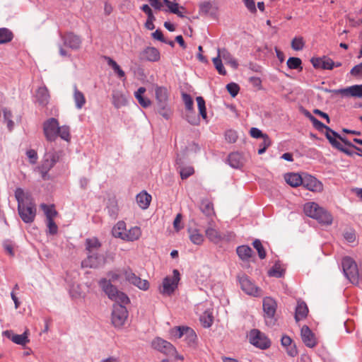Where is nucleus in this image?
<instances>
[{
    "label": "nucleus",
    "instance_id": "obj_1",
    "mask_svg": "<svg viewBox=\"0 0 362 362\" xmlns=\"http://www.w3.org/2000/svg\"><path fill=\"white\" fill-rule=\"evenodd\" d=\"M114 301L112 305L111 322L115 328H121L125 323L128 311L126 305L130 303L128 296H108Z\"/></svg>",
    "mask_w": 362,
    "mask_h": 362
},
{
    "label": "nucleus",
    "instance_id": "obj_2",
    "mask_svg": "<svg viewBox=\"0 0 362 362\" xmlns=\"http://www.w3.org/2000/svg\"><path fill=\"white\" fill-rule=\"evenodd\" d=\"M43 132L49 141H54L57 136L66 141L71 140L70 127L67 125L60 127L58 120L53 117L44 122Z\"/></svg>",
    "mask_w": 362,
    "mask_h": 362
},
{
    "label": "nucleus",
    "instance_id": "obj_3",
    "mask_svg": "<svg viewBox=\"0 0 362 362\" xmlns=\"http://www.w3.org/2000/svg\"><path fill=\"white\" fill-rule=\"evenodd\" d=\"M303 211L306 216L317 220L321 224L331 225L332 223V214L315 202L305 203L303 206Z\"/></svg>",
    "mask_w": 362,
    "mask_h": 362
},
{
    "label": "nucleus",
    "instance_id": "obj_4",
    "mask_svg": "<svg viewBox=\"0 0 362 362\" xmlns=\"http://www.w3.org/2000/svg\"><path fill=\"white\" fill-rule=\"evenodd\" d=\"M170 334L177 338L184 337L187 346L195 348L197 345V336L194 330L187 326H177L170 329Z\"/></svg>",
    "mask_w": 362,
    "mask_h": 362
},
{
    "label": "nucleus",
    "instance_id": "obj_5",
    "mask_svg": "<svg viewBox=\"0 0 362 362\" xmlns=\"http://www.w3.org/2000/svg\"><path fill=\"white\" fill-rule=\"evenodd\" d=\"M341 265L344 274L350 282L358 284L361 272H359L355 261L349 257H345L342 259Z\"/></svg>",
    "mask_w": 362,
    "mask_h": 362
},
{
    "label": "nucleus",
    "instance_id": "obj_6",
    "mask_svg": "<svg viewBox=\"0 0 362 362\" xmlns=\"http://www.w3.org/2000/svg\"><path fill=\"white\" fill-rule=\"evenodd\" d=\"M248 337L250 344L259 349H267L271 345L270 340L259 329H253L250 330Z\"/></svg>",
    "mask_w": 362,
    "mask_h": 362
},
{
    "label": "nucleus",
    "instance_id": "obj_7",
    "mask_svg": "<svg viewBox=\"0 0 362 362\" xmlns=\"http://www.w3.org/2000/svg\"><path fill=\"white\" fill-rule=\"evenodd\" d=\"M109 279H102L99 281V286L105 294H124L123 292L117 291V288L112 284V282L117 281L119 278V274L114 272H110L107 274Z\"/></svg>",
    "mask_w": 362,
    "mask_h": 362
},
{
    "label": "nucleus",
    "instance_id": "obj_8",
    "mask_svg": "<svg viewBox=\"0 0 362 362\" xmlns=\"http://www.w3.org/2000/svg\"><path fill=\"white\" fill-rule=\"evenodd\" d=\"M59 160V154L58 152L47 153L45 154L42 163L39 168L42 177L44 180L46 179L48 172L54 166Z\"/></svg>",
    "mask_w": 362,
    "mask_h": 362
},
{
    "label": "nucleus",
    "instance_id": "obj_9",
    "mask_svg": "<svg viewBox=\"0 0 362 362\" xmlns=\"http://www.w3.org/2000/svg\"><path fill=\"white\" fill-rule=\"evenodd\" d=\"M180 280V274L178 270L174 269L172 276H166L163 281V292L165 294L173 293L177 287Z\"/></svg>",
    "mask_w": 362,
    "mask_h": 362
},
{
    "label": "nucleus",
    "instance_id": "obj_10",
    "mask_svg": "<svg viewBox=\"0 0 362 362\" xmlns=\"http://www.w3.org/2000/svg\"><path fill=\"white\" fill-rule=\"evenodd\" d=\"M64 45L73 50H77L81 48L82 40L80 36L74 34L73 32H67L60 35Z\"/></svg>",
    "mask_w": 362,
    "mask_h": 362
},
{
    "label": "nucleus",
    "instance_id": "obj_11",
    "mask_svg": "<svg viewBox=\"0 0 362 362\" xmlns=\"http://www.w3.org/2000/svg\"><path fill=\"white\" fill-rule=\"evenodd\" d=\"M205 235L210 242L214 244H218L223 240H228L231 233H222L216 228L210 226L205 230Z\"/></svg>",
    "mask_w": 362,
    "mask_h": 362
},
{
    "label": "nucleus",
    "instance_id": "obj_12",
    "mask_svg": "<svg viewBox=\"0 0 362 362\" xmlns=\"http://www.w3.org/2000/svg\"><path fill=\"white\" fill-rule=\"evenodd\" d=\"M18 214L25 223H32L35 217L36 209L33 202L18 207Z\"/></svg>",
    "mask_w": 362,
    "mask_h": 362
},
{
    "label": "nucleus",
    "instance_id": "obj_13",
    "mask_svg": "<svg viewBox=\"0 0 362 362\" xmlns=\"http://www.w3.org/2000/svg\"><path fill=\"white\" fill-rule=\"evenodd\" d=\"M152 346L166 355L174 356L176 354V349L173 345L160 337L156 338L152 341Z\"/></svg>",
    "mask_w": 362,
    "mask_h": 362
},
{
    "label": "nucleus",
    "instance_id": "obj_14",
    "mask_svg": "<svg viewBox=\"0 0 362 362\" xmlns=\"http://www.w3.org/2000/svg\"><path fill=\"white\" fill-rule=\"evenodd\" d=\"M105 262L103 256L99 253H87V257L81 262V267L98 268Z\"/></svg>",
    "mask_w": 362,
    "mask_h": 362
},
{
    "label": "nucleus",
    "instance_id": "obj_15",
    "mask_svg": "<svg viewBox=\"0 0 362 362\" xmlns=\"http://www.w3.org/2000/svg\"><path fill=\"white\" fill-rule=\"evenodd\" d=\"M124 274L127 281L141 290L146 291L148 288V281L147 280L141 279L140 277L137 276L131 269H126Z\"/></svg>",
    "mask_w": 362,
    "mask_h": 362
},
{
    "label": "nucleus",
    "instance_id": "obj_16",
    "mask_svg": "<svg viewBox=\"0 0 362 362\" xmlns=\"http://www.w3.org/2000/svg\"><path fill=\"white\" fill-rule=\"evenodd\" d=\"M301 185H303L305 189L314 192H320L323 189L322 183L310 175H305L303 177V182Z\"/></svg>",
    "mask_w": 362,
    "mask_h": 362
},
{
    "label": "nucleus",
    "instance_id": "obj_17",
    "mask_svg": "<svg viewBox=\"0 0 362 362\" xmlns=\"http://www.w3.org/2000/svg\"><path fill=\"white\" fill-rule=\"evenodd\" d=\"M303 342L309 348H313L317 345V340L314 333L308 325H303L300 330Z\"/></svg>",
    "mask_w": 362,
    "mask_h": 362
},
{
    "label": "nucleus",
    "instance_id": "obj_18",
    "mask_svg": "<svg viewBox=\"0 0 362 362\" xmlns=\"http://www.w3.org/2000/svg\"><path fill=\"white\" fill-rule=\"evenodd\" d=\"M335 93L346 97L362 98V84L354 85L345 88L334 90Z\"/></svg>",
    "mask_w": 362,
    "mask_h": 362
},
{
    "label": "nucleus",
    "instance_id": "obj_19",
    "mask_svg": "<svg viewBox=\"0 0 362 362\" xmlns=\"http://www.w3.org/2000/svg\"><path fill=\"white\" fill-rule=\"evenodd\" d=\"M160 54L158 49L153 47H147L140 53V59L141 61L158 62L160 59Z\"/></svg>",
    "mask_w": 362,
    "mask_h": 362
},
{
    "label": "nucleus",
    "instance_id": "obj_20",
    "mask_svg": "<svg viewBox=\"0 0 362 362\" xmlns=\"http://www.w3.org/2000/svg\"><path fill=\"white\" fill-rule=\"evenodd\" d=\"M276 302L271 296H266L264 298L263 310L266 317L272 320L276 313Z\"/></svg>",
    "mask_w": 362,
    "mask_h": 362
},
{
    "label": "nucleus",
    "instance_id": "obj_21",
    "mask_svg": "<svg viewBox=\"0 0 362 362\" xmlns=\"http://www.w3.org/2000/svg\"><path fill=\"white\" fill-rule=\"evenodd\" d=\"M311 63L315 69L332 70L334 67V62L327 57L312 58Z\"/></svg>",
    "mask_w": 362,
    "mask_h": 362
},
{
    "label": "nucleus",
    "instance_id": "obj_22",
    "mask_svg": "<svg viewBox=\"0 0 362 362\" xmlns=\"http://www.w3.org/2000/svg\"><path fill=\"white\" fill-rule=\"evenodd\" d=\"M239 283L242 291L245 294H255L257 292V288L247 275L243 274L239 276Z\"/></svg>",
    "mask_w": 362,
    "mask_h": 362
},
{
    "label": "nucleus",
    "instance_id": "obj_23",
    "mask_svg": "<svg viewBox=\"0 0 362 362\" xmlns=\"http://www.w3.org/2000/svg\"><path fill=\"white\" fill-rule=\"evenodd\" d=\"M3 335L18 345L24 346L29 342L27 331L22 334H16L11 330H6L3 332Z\"/></svg>",
    "mask_w": 362,
    "mask_h": 362
},
{
    "label": "nucleus",
    "instance_id": "obj_24",
    "mask_svg": "<svg viewBox=\"0 0 362 362\" xmlns=\"http://www.w3.org/2000/svg\"><path fill=\"white\" fill-rule=\"evenodd\" d=\"M218 55L221 59H223L226 64H229L233 69H237L238 68V63L233 55L226 49H218Z\"/></svg>",
    "mask_w": 362,
    "mask_h": 362
},
{
    "label": "nucleus",
    "instance_id": "obj_25",
    "mask_svg": "<svg viewBox=\"0 0 362 362\" xmlns=\"http://www.w3.org/2000/svg\"><path fill=\"white\" fill-rule=\"evenodd\" d=\"M163 3L168 7V10H165L166 12L169 11L172 13L176 14L180 18L185 17V8L176 2H172L170 0H162Z\"/></svg>",
    "mask_w": 362,
    "mask_h": 362
},
{
    "label": "nucleus",
    "instance_id": "obj_26",
    "mask_svg": "<svg viewBox=\"0 0 362 362\" xmlns=\"http://www.w3.org/2000/svg\"><path fill=\"white\" fill-rule=\"evenodd\" d=\"M101 246V243L95 237L86 239L85 248L87 253H98Z\"/></svg>",
    "mask_w": 362,
    "mask_h": 362
},
{
    "label": "nucleus",
    "instance_id": "obj_27",
    "mask_svg": "<svg viewBox=\"0 0 362 362\" xmlns=\"http://www.w3.org/2000/svg\"><path fill=\"white\" fill-rule=\"evenodd\" d=\"M156 105H164L168 104V91L165 87L158 86L155 90Z\"/></svg>",
    "mask_w": 362,
    "mask_h": 362
},
{
    "label": "nucleus",
    "instance_id": "obj_28",
    "mask_svg": "<svg viewBox=\"0 0 362 362\" xmlns=\"http://www.w3.org/2000/svg\"><path fill=\"white\" fill-rule=\"evenodd\" d=\"M228 164L233 168H240L244 164V158L238 152H233L228 155Z\"/></svg>",
    "mask_w": 362,
    "mask_h": 362
},
{
    "label": "nucleus",
    "instance_id": "obj_29",
    "mask_svg": "<svg viewBox=\"0 0 362 362\" xmlns=\"http://www.w3.org/2000/svg\"><path fill=\"white\" fill-rule=\"evenodd\" d=\"M141 235V228L138 226H134L129 228L128 230H126V233H124L122 240L134 242L139 240Z\"/></svg>",
    "mask_w": 362,
    "mask_h": 362
},
{
    "label": "nucleus",
    "instance_id": "obj_30",
    "mask_svg": "<svg viewBox=\"0 0 362 362\" xmlns=\"http://www.w3.org/2000/svg\"><path fill=\"white\" fill-rule=\"evenodd\" d=\"M49 93L47 87L38 88L36 91V98L40 105L46 106L49 103Z\"/></svg>",
    "mask_w": 362,
    "mask_h": 362
},
{
    "label": "nucleus",
    "instance_id": "obj_31",
    "mask_svg": "<svg viewBox=\"0 0 362 362\" xmlns=\"http://www.w3.org/2000/svg\"><path fill=\"white\" fill-rule=\"evenodd\" d=\"M308 313V308L304 301L300 300H298V303L296 308L295 312V320L298 322L305 318Z\"/></svg>",
    "mask_w": 362,
    "mask_h": 362
},
{
    "label": "nucleus",
    "instance_id": "obj_32",
    "mask_svg": "<svg viewBox=\"0 0 362 362\" xmlns=\"http://www.w3.org/2000/svg\"><path fill=\"white\" fill-rule=\"evenodd\" d=\"M292 339L287 335L282 336L281 339V344L283 346L286 348L287 353L289 356L293 357L298 354V351L295 344H292Z\"/></svg>",
    "mask_w": 362,
    "mask_h": 362
},
{
    "label": "nucleus",
    "instance_id": "obj_33",
    "mask_svg": "<svg viewBox=\"0 0 362 362\" xmlns=\"http://www.w3.org/2000/svg\"><path fill=\"white\" fill-rule=\"evenodd\" d=\"M190 241L197 245H201L204 241V236L197 228L188 229Z\"/></svg>",
    "mask_w": 362,
    "mask_h": 362
},
{
    "label": "nucleus",
    "instance_id": "obj_34",
    "mask_svg": "<svg viewBox=\"0 0 362 362\" xmlns=\"http://www.w3.org/2000/svg\"><path fill=\"white\" fill-rule=\"evenodd\" d=\"M136 200L142 209H146L151 202V196L146 191H143L136 195Z\"/></svg>",
    "mask_w": 362,
    "mask_h": 362
},
{
    "label": "nucleus",
    "instance_id": "obj_35",
    "mask_svg": "<svg viewBox=\"0 0 362 362\" xmlns=\"http://www.w3.org/2000/svg\"><path fill=\"white\" fill-rule=\"evenodd\" d=\"M303 177L298 173H291L285 175L284 178L286 182L291 187H296L301 185L303 182Z\"/></svg>",
    "mask_w": 362,
    "mask_h": 362
},
{
    "label": "nucleus",
    "instance_id": "obj_36",
    "mask_svg": "<svg viewBox=\"0 0 362 362\" xmlns=\"http://www.w3.org/2000/svg\"><path fill=\"white\" fill-rule=\"evenodd\" d=\"M145 92L146 88L144 87H140L137 91L135 92L134 96L140 105L144 108H146L151 105V101L148 98L144 97L143 95Z\"/></svg>",
    "mask_w": 362,
    "mask_h": 362
},
{
    "label": "nucleus",
    "instance_id": "obj_37",
    "mask_svg": "<svg viewBox=\"0 0 362 362\" xmlns=\"http://www.w3.org/2000/svg\"><path fill=\"white\" fill-rule=\"evenodd\" d=\"M145 92L146 88L144 87H140L137 91L135 92L134 96L140 105L144 108H146L151 105V101L148 98L144 97L143 95Z\"/></svg>",
    "mask_w": 362,
    "mask_h": 362
},
{
    "label": "nucleus",
    "instance_id": "obj_38",
    "mask_svg": "<svg viewBox=\"0 0 362 362\" xmlns=\"http://www.w3.org/2000/svg\"><path fill=\"white\" fill-rule=\"evenodd\" d=\"M145 92L146 88L144 87H140L137 91L135 92L134 96L140 105L144 108H146L151 105V101L148 98L144 97L143 95Z\"/></svg>",
    "mask_w": 362,
    "mask_h": 362
},
{
    "label": "nucleus",
    "instance_id": "obj_39",
    "mask_svg": "<svg viewBox=\"0 0 362 362\" xmlns=\"http://www.w3.org/2000/svg\"><path fill=\"white\" fill-rule=\"evenodd\" d=\"M311 122L313 123V127L318 131H322L323 129L326 130L325 136L327 139V136H329L330 138H332L331 134L334 136L337 135V132L335 131L332 130L328 126L324 124L322 122L318 120L317 118H315V117L313 118V120L311 121Z\"/></svg>",
    "mask_w": 362,
    "mask_h": 362
},
{
    "label": "nucleus",
    "instance_id": "obj_40",
    "mask_svg": "<svg viewBox=\"0 0 362 362\" xmlns=\"http://www.w3.org/2000/svg\"><path fill=\"white\" fill-rule=\"evenodd\" d=\"M238 257L242 260H248L252 255V250L247 245H241L236 249Z\"/></svg>",
    "mask_w": 362,
    "mask_h": 362
},
{
    "label": "nucleus",
    "instance_id": "obj_41",
    "mask_svg": "<svg viewBox=\"0 0 362 362\" xmlns=\"http://www.w3.org/2000/svg\"><path fill=\"white\" fill-rule=\"evenodd\" d=\"M15 197L18 202V207L25 205L29 202H32L28 196L24 192L21 188H17L15 191Z\"/></svg>",
    "mask_w": 362,
    "mask_h": 362
},
{
    "label": "nucleus",
    "instance_id": "obj_42",
    "mask_svg": "<svg viewBox=\"0 0 362 362\" xmlns=\"http://www.w3.org/2000/svg\"><path fill=\"white\" fill-rule=\"evenodd\" d=\"M15 197L18 202V207L25 205L29 202H32L28 196L24 192L21 188H17L15 191Z\"/></svg>",
    "mask_w": 362,
    "mask_h": 362
},
{
    "label": "nucleus",
    "instance_id": "obj_43",
    "mask_svg": "<svg viewBox=\"0 0 362 362\" xmlns=\"http://www.w3.org/2000/svg\"><path fill=\"white\" fill-rule=\"evenodd\" d=\"M285 269L284 266L279 262H276L274 266L269 270L268 274L269 276L281 278L284 276Z\"/></svg>",
    "mask_w": 362,
    "mask_h": 362
},
{
    "label": "nucleus",
    "instance_id": "obj_44",
    "mask_svg": "<svg viewBox=\"0 0 362 362\" xmlns=\"http://www.w3.org/2000/svg\"><path fill=\"white\" fill-rule=\"evenodd\" d=\"M74 100L76 107L78 109H81L86 103V98L83 93L78 90L76 86H74Z\"/></svg>",
    "mask_w": 362,
    "mask_h": 362
},
{
    "label": "nucleus",
    "instance_id": "obj_45",
    "mask_svg": "<svg viewBox=\"0 0 362 362\" xmlns=\"http://www.w3.org/2000/svg\"><path fill=\"white\" fill-rule=\"evenodd\" d=\"M13 38L11 30L6 28H0V45L10 42Z\"/></svg>",
    "mask_w": 362,
    "mask_h": 362
},
{
    "label": "nucleus",
    "instance_id": "obj_46",
    "mask_svg": "<svg viewBox=\"0 0 362 362\" xmlns=\"http://www.w3.org/2000/svg\"><path fill=\"white\" fill-rule=\"evenodd\" d=\"M107 64L112 67L114 71L117 74L118 77L122 78L125 76L124 71L120 68L117 63L110 57H105Z\"/></svg>",
    "mask_w": 362,
    "mask_h": 362
},
{
    "label": "nucleus",
    "instance_id": "obj_47",
    "mask_svg": "<svg viewBox=\"0 0 362 362\" xmlns=\"http://www.w3.org/2000/svg\"><path fill=\"white\" fill-rule=\"evenodd\" d=\"M126 224L124 221H119L112 229V234L115 238H122L126 233Z\"/></svg>",
    "mask_w": 362,
    "mask_h": 362
},
{
    "label": "nucleus",
    "instance_id": "obj_48",
    "mask_svg": "<svg viewBox=\"0 0 362 362\" xmlns=\"http://www.w3.org/2000/svg\"><path fill=\"white\" fill-rule=\"evenodd\" d=\"M42 209H43L45 214L46 216V220H51L54 219L58 214V212L54 208V205H47V204H42L41 205Z\"/></svg>",
    "mask_w": 362,
    "mask_h": 362
},
{
    "label": "nucleus",
    "instance_id": "obj_49",
    "mask_svg": "<svg viewBox=\"0 0 362 362\" xmlns=\"http://www.w3.org/2000/svg\"><path fill=\"white\" fill-rule=\"evenodd\" d=\"M327 140L332 145V146L337 150L346 153V155L351 156L353 153L350 151L349 149L344 147L342 144L338 140L334 139V138H330L327 136Z\"/></svg>",
    "mask_w": 362,
    "mask_h": 362
},
{
    "label": "nucleus",
    "instance_id": "obj_50",
    "mask_svg": "<svg viewBox=\"0 0 362 362\" xmlns=\"http://www.w3.org/2000/svg\"><path fill=\"white\" fill-rule=\"evenodd\" d=\"M107 211L109 215L113 218H116L118 214V206L117 203L115 199L109 200L108 204L107 206Z\"/></svg>",
    "mask_w": 362,
    "mask_h": 362
},
{
    "label": "nucleus",
    "instance_id": "obj_51",
    "mask_svg": "<svg viewBox=\"0 0 362 362\" xmlns=\"http://www.w3.org/2000/svg\"><path fill=\"white\" fill-rule=\"evenodd\" d=\"M198 110L199 112V115L202 116V117L204 119H206L207 118V114H206V104L205 100L202 96H198L196 98Z\"/></svg>",
    "mask_w": 362,
    "mask_h": 362
},
{
    "label": "nucleus",
    "instance_id": "obj_52",
    "mask_svg": "<svg viewBox=\"0 0 362 362\" xmlns=\"http://www.w3.org/2000/svg\"><path fill=\"white\" fill-rule=\"evenodd\" d=\"M302 61L298 57H290L287 60V66L291 69H300L302 70L303 67L301 66Z\"/></svg>",
    "mask_w": 362,
    "mask_h": 362
},
{
    "label": "nucleus",
    "instance_id": "obj_53",
    "mask_svg": "<svg viewBox=\"0 0 362 362\" xmlns=\"http://www.w3.org/2000/svg\"><path fill=\"white\" fill-rule=\"evenodd\" d=\"M157 110L158 113L165 119H169L173 114V112L168 107V104L164 105H157Z\"/></svg>",
    "mask_w": 362,
    "mask_h": 362
},
{
    "label": "nucleus",
    "instance_id": "obj_54",
    "mask_svg": "<svg viewBox=\"0 0 362 362\" xmlns=\"http://www.w3.org/2000/svg\"><path fill=\"white\" fill-rule=\"evenodd\" d=\"M182 98L185 103L186 110H188L189 112H190V113H194V109H193L194 102H193V100H192V97L190 96V95H189L188 93H182Z\"/></svg>",
    "mask_w": 362,
    "mask_h": 362
},
{
    "label": "nucleus",
    "instance_id": "obj_55",
    "mask_svg": "<svg viewBox=\"0 0 362 362\" xmlns=\"http://www.w3.org/2000/svg\"><path fill=\"white\" fill-rule=\"evenodd\" d=\"M212 62L214 63V65L216 69L217 70V71L218 72L219 74H221L222 76L226 75L227 72L223 65L221 59L219 57L218 55H217L216 57H214L212 59Z\"/></svg>",
    "mask_w": 362,
    "mask_h": 362
},
{
    "label": "nucleus",
    "instance_id": "obj_56",
    "mask_svg": "<svg viewBox=\"0 0 362 362\" xmlns=\"http://www.w3.org/2000/svg\"><path fill=\"white\" fill-rule=\"evenodd\" d=\"M252 245L253 247L257 250L259 257L262 259H264L267 254L261 241L258 239H256L253 241Z\"/></svg>",
    "mask_w": 362,
    "mask_h": 362
},
{
    "label": "nucleus",
    "instance_id": "obj_57",
    "mask_svg": "<svg viewBox=\"0 0 362 362\" xmlns=\"http://www.w3.org/2000/svg\"><path fill=\"white\" fill-rule=\"evenodd\" d=\"M305 42L303 37H294L291 41V47L293 49L299 51L302 50L304 47Z\"/></svg>",
    "mask_w": 362,
    "mask_h": 362
},
{
    "label": "nucleus",
    "instance_id": "obj_58",
    "mask_svg": "<svg viewBox=\"0 0 362 362\" xmlns=\"http://www.w3.org/2000/svg\"><path fill=\"white\" fill-rule=\"evenodd\" d=\"M271 144H272V141H271V139H269V137L268 136V135L264 136V137L262 138V141L259 144V148L258 150V153L259 154L264 153L266 151L267 148L271 145Z\"/></svg>",
    "mask_w": 362,
    "mask_h": 362
},
{
    "label": "nucleus",
    "instance_id": "obj_59",
    "mask_svg": "<svg viewBox=\"0 0 362 362\" xmlns=\"http://www.w3.org/2000/svg\"><path fill=\"white\" fill-rule=\"evenodd\" d=\"M194 173V170L192 166L183 167L180 170V177L182 180L188 178L189 176L193 175Z\"/></svg>",
    "mask_w": 362,
    "mask_h": 362
},
{
    "label": "nucleus",
    "instance_id": "obj_60",
    "mask_svg": "<svg viewBox=\"0 0 362 362\" xmlns=\"http://www.w3.org/2000/svg\"><path fill=\"white\" fill-rule=\"evenodd\" d=\"M47 226V233L50 235H56L58 232V226L54 222V219L46 220Z\"/></svg>",
    "mask_w": 362,
    "mask_h": 362
},
{
    "label": "nucleus",
    "instance_id": "obj_61",
    "mask_svg": "<svg viewBox=\"0 0 362 362\" xmlns=\"http://www.w3.org/2000/svg\"><path fill=\"white\" fill-rule=\"evenodd\" d=\"M3 112L4 118L5 121L7 122V127L9 129V130H11L14 125L13 122L11 120L12 113L10 110H7L6 108L3 110Z\"/></svg>",
    "mask_w": 362,
    "mask_h": 362
},
{
    "label": "nucleus",
    "instance_id": "obj_62",
    "mask_svg": "<svg viewBox=\"0 0 362 362\" xmlns=\"http://www.w3.org/2000/svg\"><path fill=\"white\" fill-rule=\"evenodd\" d=\"M226 89L232 97H235L238 94L240 87L235 83H230L227 84Z\"/></svg>",
    "mask_w": 362,
    "mask_h": 362
},
{
    "label": "nucleus",
    "instance_id": "obj_63",
    "mask_svg": "<svg viewBox=\"0 0 362 362\" xmlns=\"http://www.w3.org/2000/svg\"><path fill=\"white\" fill-rule=\"evenodd\" d=\"M226 139L230 143H235L238 139V135L235 131L228 130L225 133Z\"/></svg>",
    "mask_w": 362,
    "mask_h": 362
},
{
    "label": "nucleus",
    "instance_id": "obj_64",
    "mask_svg": "<svg viewBox=\"0 0 362 362\" xmlns=\"http://www.w3.org/2000/svg\"><path fill=\"white\" fill-rule=\"evenodd\" d=\"M350 74L354 77H362V62L354 66L351 69Z\"/></svg>",
    "mask_w": 362,
    "mask_h": 362
}]
</instances>
